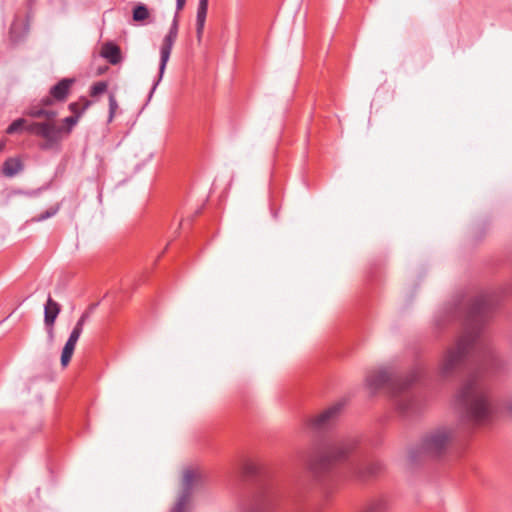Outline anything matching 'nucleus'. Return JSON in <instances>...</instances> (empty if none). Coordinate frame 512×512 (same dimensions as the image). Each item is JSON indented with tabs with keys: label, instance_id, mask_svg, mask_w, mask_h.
Masks as SVG:
<instances>
[{
	"label": "nucleus",
	"instance_id": "nucleus-1",
	"mask_svg": "<svg viewBox=\"0 0 512 512\" xmlns=\"http://www.w3.org/2000/svg\"><path fill=\"white\" fill-rule=\"evenodd\" d=\"M496 303L491 296L480 295L471 300L464 315V332L447 348L439 362L438 374L450 379L467 373V379L456 393L461 421L473 428L487 424L493 414L486 380L502 369L503 363L482 329Z\"/></svg>",
	"mask_w": 512,
	"mask_h": 512
},
{
	"label": "nucleus",
	"instance_id": "nucleus-2",
	"mask_svg": "<svg viewBox=\"0 0 512 512\" xmlns=\"http://www.w3.org/2000/svg\"><path fill=\"white\" fill-rule=\"evenodd\" d=\"M354 436L333 440L316 449L308 465L314 478L324 487L348 479L367 480L383 470L382 462L368 460L359 451Z\"/></svg>",
	"mask_w": 512,
	"mask_h": 512
},
{
	"label": "nucleus",
	"instance_id": "nucleus-3",
	"mask_svg": "<svg viewBox=\"0 0 512 512\" xmlns=\"http://www.w3.org/2000/svg\"><path fill=\"white\" fill-rule=\"evenodd\" d=\"M422 375L420 369L401 376L393 369L381 368L367 375L366 384L372 393L385 389L398 413L410 417L418 414L425 404L422 392L416 387Z\"/></svg>",
	"mask_w": 512,
	"mask_h": 512
},
{
	"label": "nucleus",
	"instance_id": "nucleus-4",
	"mask_svg": "<svg viewBox=\"0 0 512 512\" xmlns=\"http://www.w3.org/2000/svg\"><path fill=\"white\" fill-rule=\"evenodd\" d=\"M456 438V431L452 427H438L421 439L420 445L410 450L409 460L416 463L421 459H438L446 455L452 442Z\"/></svg>",
	"mask_w": 512,
	"mask_h": 512
},
{
	"label": "nucleus",
	"instance_id": "nucleus-5",
	"mask_svg": "<svg viewBox=\"0 0 512 512\" xmlns=\"http://www.w3.org/2000/svg\"><path fill=\"white\" fill-rule=\"evenodd\" d=\"M199 481L200 474L197 471L191 468L184 470L181 490L170 512H191L193 491Z\"/></svg>",
	"mask_w": 512,
	"mask_h": 512
},
{
	"label": "nucleus",
	"instance_id": "nucleus-6",
	"mask_svg": "<svg viewBox=\"0 0 512 512\" xmlns=\"http://www.w3.org/2000/svg\"><path fill=\"white\" fill-rule=\"evenodd\" d=\"M178 14L179 12L176 11L174 18L172 20V23L170 25L169 31L167 35L164 37L161 48H160V63H159V73L158 77L155 80L148 96V100H150L153 96V93L155 92L157 86L159 85L160 81L163 78L167 63L169 61L171 51L173 48V45L177 39L178 36Z\"/></svg>",
	"mask_w": 512,
	"mask_h": 512
},
{
	"label": "nucleus",
	"instance_id": "nucleus-7",
	"mask_svg": "<svg viewBox=\"0 0 512 512\" xmlns=\"http://www.w3.org/2000/svg\"><path fill=\"white\" fill-rule=\"evenodd\" d=\"M275 504L274 492L269 488H262L241 504L240 512H273Z\"/></svg>",
	"mask_w": 512,
	"mask_h": 512
},
{
	"label": "nucleus",
	"instance_id": "nucleus-8",
	"mask_svg": "<svg viewBox=\"0 0 512 512\" xmlns=\"http://www.w3.org/2000/svg\"><path fill=\"white\" fill-rule=\"evenodd\" d=\"M42 126L40 127L39 137H42L45 141L40 144V148L42 150L58 148L63 138L64 129L53 122H43Z\"/></svg>",
	"mask_w": 512,
	"mask_h": 512
},
{
	"label": "nucleus",
	"instance_id": "nucleus-9",
	"mask_svg": "<svg viewBox=\"0 0 512 512\" xmlns=\"http://www.w3.org/2000/svg\"><path fill=\"white\" fill-rule=\"evenodd\" d=\"M343 406L344 404L342 402H338L313 418L310 422L312 429L321 432L332 427L336 422Z\"/></svg>",
	"mask_w": 512,
	"mask_h": 512
},
{
	"label": "nucleus",
	"instance_id": "nucleus-10",
	"mask_svg": "<svg viewBox=\"0 0 512 512\" xmlns=\"http://www.w3.org/2000/svg\"><path fill=\"white\" fill-rule=\"evenodd\" d=\"M74 83V79L72 78H63L57 84L51 87L50 95L55 101H64L68 94L69 90Z\"/></svg>",
	"mask_w": 512,
	"mask_h": 512
},
{
	"label": "nucleus",
	"instance_id": "nucleus-11",
	"mask_svg": "<svg viewBox=\"0 0 512 512\" xmlns=\"http://www.w3.org/2000/svg\"><path fill=\"white\" fill-rule=\"evenodd\" d=\"M61 311V306L58 302L54 301L50 296L48 297L44 306V324L54 326L56 318Z\"/></svg>",
	"mask_w": 512,
	"mask_h": 512
},
{
	"label": "nucleus",
	"instance_id": "nucleus-12",
	"mask_svg": "<svg viewBox=\"0 0 512 512\" xmlns=\"http://www.w3.org/2000/svg\"><path fill=\"white\" fill-rule=\"evenodd\" d=\"M208 2L209 0H199L198 7H197V14H196V34L198 40L201 39L204 26L206 22L207 17V11H208Z\"/></svg>",
	"mask_w": 512,
	"mask_h": 512
},
{
	"label": "nucleus",
	"instance_id": "nucleus-13",
	"mask_svg": "<svg viewBox=\"0 0 512 512\" xmlns=\"http://www.w3.org/2000/svg\"><path fill=\"white\" fill-rule=\"evenodd\" d=\"M101 56L110 64L116 65L121 61V50L116 44L108 42L102 46Z\"/></svg>",
	"mask_w": 512,
	"mask_h": 512
},
{
	"label": "nucleus",
	"instance_id": "nucleus-14",
	"mask_svg": "<svg viewBox=\"0 0 512 512\" xmlns=\"http://www.w3.org/2000/svg\"><path fill=\"white\" fill-rule=\"evenodd\" d=\"M389 502L384 496L371 499L364 507L362 512H388Z\"/></svg>",
	"mask_w": 512,
	"mask_h": 512
},
{
	"label": "nucleus",
	"instance_id": "nucleus-15",
	"mask_svg": "<svg viewBox=\"0 0 512 512\" xmlns=\"http://www.w3.org/2000/svg\"><path fill=\"white\" fill-rule=\"evenodd\" d=\"M24 166L18 158H8L2 167V173L7 177H14L23 170Z\"/></svg>",
	"mask_w": 512,
	"mask_h": 512
},
{
	"label": "nucleus",
	"instance_id": "nucleus-16",
	"mask_svg": "<svg viewBox=\"0 0 512 512\" xmlns=\"http://www.w3.org/2000/svg\"><path fill=\"white\" fill-rule=\"evenodd\" d=\"M92 102L85 97H81L78 102H72L69 104L68 108L73 113L72 116H78V119L82 116V114L90 107Z\"/></svg>",
	"mask_w": 512,
	"mask_h": 512
},
{
	"label": "nucleus",
	"instance_id": "nucleus-17",
	"mask_svg": "<svg viewBox=\"0 0 512 512\" xmlns=\"http://www.w3.org/2000/svg\"><path fill=\"white\" fill-rule=\"evenodd\" d=\"M150 16L148 7L143 3H138L134 6L132 12V18L135 22H143Z\"/></svg>",
	"mask_w": 512,
	"mask_h": 512
},
{
	"label": "nucleus",
	"instance_id": "nucleus-18",
	"mask_svg": "<svg viewBox=\"0 0 512 512\" xmlns=\"http://www.w3.org/2000/svg\"><path fill=\"white\" fill-rule=\"evenodd\" d=\"M76 344H77L76 342H73L70 340L66 341V343L63 347V350H62V354H61V365L63 367L67 366L68 363L70 362V360L73 356Z\"/></svg>",
	"mask_w": 512,
	"mask_h": 512
},
{
	"label": "nucleus",
	"instance_id": "nucleus-19",
	"mask_svg": "<svg viewBox=\"0 0 512 512\" xmlns=\"http://www.w3.org/2000/svg\"><path fill=\"white\" fill-rule=\"evenodd\" d=\"M27 123L26 119L18 118L14 120L6 129V133L9 135L18 133L22 130H25V124Z\"/></svg>",
	"mask_w": 512,
	"mask_h": 512
},
{
	"label": "nucleus",
	"instance_id": "nucleus-20",
	"mask_svg": "<svg viewBox=\"0 0 512 512\" xmlns=\"http://www.w3.org/2000/svg\"><path fill=\"white\" fill-rule=\"evenodd\" d=\"M108 85L105 81H99L94 83L90 88V95L96 97L106 92Z\"/></svg>",
	"mask_w": 512,
	"mask_h": 512
},
{
	"label": "nucleus",
	"instance_id": "nucleus-21",
	"mask_svg": "<svg viewBox=\"0 0 512 512\" xmlns=\"http://www.w3.org/2000/svg\"><path fill=\"white\" fill-rule=\"evenodd\" d=\"M58 211H59V205H56L54 207H50L46 211H44L41 214H39L38 216H36L33 220L36 221V222L44 221V220H46L48 218H51L54 215H56Z\"/></svg>",
	"mask_w": 512,
	"mask_h": 512
},
{
	"label": "nucleus",
	"instance_id": "nucleus-22",
	"mask_svg": "<svg viewBox=\"0 0 512 512\" xmlns=\"http://www.w3.org/2000/svg\"><path fill=\"white\" fill-rule=\"evenodd\" d=\"M79 119L78 116H69L63 119V124L65 126H62L64 129L63 133L69 134L73 127L78 123Z\"/></svg>",
	"mask_w": 512,
	"mask_h": 512
},
{
	"label": "nucleus",
	"instance_id": "nucleus-23",
	"mask_svg": "<svg viewBox=\"0 0 512 512\" xmlns=\"http://www.w3.org/2000/svg\"><path fill=\"white\" fill-rule=\"evenodd\" d=\"M44 114H46V109L37 106L30 107L25 111V115L32 118H42L44 117Z\"/></svg>",
	"mask_w": 512,
	"mask_h": 512
},
{
	"label": "nucleus",
	"instance_id": "nucleus-24",
	"mask_svg": "<svg viewBox=\"0 0 512 512\" xmlns=\"http://www.w3.org/2000/svg\"><path fill=\"white\" fill-rule=\"evenodd\" d=\"M118 108L117 100L114 96V94L109 95V116H108V122H111L114 118L115 112Z\"/></svg>",
	"mask_w": 512,
	"mask_h": 512
},
{
	"label": "nucleus",
	"instance_id": "nucleus-25",
	"mask_svg": "<svg viewBox=\"0 0 512 512\" xmlns=\"http://www.w3.org/2000/svg\"><path fill=\"white\" fill-rule=\"evenodd\" d=\"M43 122H32L30 124H25V131L34 134L36 136H39L40 133V127H43Z\"/></svg>",
	"mask_w": 512,
	"mask_h": 512
},
{
	"label": "nucleus",
	"instance_id": "nucleus-26",
	"mask_svg": "<svg viewBox=\"0 0 512 512\" xmlns=\"http://www.w3.org/2000/svg\"><path fill=\"white\" fill-rule=\"evenodd\" d=\"M83 332V329L77 325H75L69 335L68 340L76 342L79 340L81 334Z\"/></svg>",
	"mask_w": 512,
	"mask_h": 512
},
{
	"label": "nucleus",
	"instance_id": "nucleus-27",
	"mask_svg": "<svg viewBox=\"0 0 512 512\" xmlns=\"http://www.w3.org/2000/svg\"><path fill=\"white\" fill-rule=\"evenodd\" d=\"M90 315H91L90 311L83 312L75 325H77L83 329L86 321L90 318Z\"/></svg>",
	"mask_w": 512,
	"mask_h": 512
},
{
	"label": "nucleus",
	"instance_id": "nucleus-28",
	"mask_svg": "<svg viewBox=\"0 0 512 512\" xmlns=\"http://www.w3.org/2000/svg\"><path fill=\"white\" fill-rule=\"evenodd\" d=\"M319 506L316 504H308L301 508L299 512H319Z\"/></svg>",
	"mask_w": 512,
	"mask_h": 512
},
{
	"label": "nucleus",
	"instance_id": "nucleus-29",
	"mask_svg": "<svg viewBox=\"0 0 512 512\" xmlns=\"http://www.w3.org/2000/svg\"><path fill=\"white\" fill-rule=\"evenodd\" d=\"M17 25H18L17 22L14 21L10 28V36H11L12 40L15 42L19 40V37L16 35Z\"/></svg>",
	"mask_w": 512,
	"mask_h": 512
},
{
	"label": "nucleus",
	"instance_id": "nucleus-30",
	"mask_svg": "<svg viewBox=\"0 0 512 512\" xmlns=\"http://www.w3.org/2000/svg\"><path fill=\"white\" fill-rule=\"evenodd\" d=\"M48 339L50 342H53L54 340V326L45 325Z\"/></svg>",
	"mask_w": 512,
	"mask_h": 512
},
{
	"label": "nucleus",
	"instance_id": "nucleus-31",
	"mask_svg": "<svg viewBox=\"0 0 512 512\" xmlns=\"http://www.w3.org/2000/svg\"><path fill=\"white\" fill-rule=\"evenodd\" d=\"M53 100L54 99L50 95V96L43 97L40 102L43 106H50L53 104Z\"/></svg>",
	"mask_w": 512,
	"mask_h": 512
},
{
	"label": "nucleus",
	"instance_id": "nucleus-32",
	"mask_svg": "<svg viewBox=\"0 0 512 512\" xmlns=\"http://www.w3.org/2000/svg\"><path fill=\"white\" fill-rule=\"evenodd\" d=\"M56 116H57L56 111L46 109V114H44V118H46L48 120H53Z\"/></svg>",
	"mask_w": 512,
	"mask_h": 512
},
{
	"label": "nucleus",
	"instance_id": "nucleus-33",
	"mask_svg": "<svg viewBox=\"0 0 512 512\" xmlns=\"http://www.w3.org/2000/svg\"><path fill=\"white\" fill-rule=\"evenodd\" d=\"M186 4V0H176V10L180 12Z\"/></svg>",
	"mask_w": 512,
	"mask_h": 512
},
{
	"label": "nucleus",
	"instance_id": "nucleus-34",
	"mask_svg": "<svg viewBox=\"0 0 512 512\" xmlns=\"http://www.w3.org/2000/svg\"><path fill=\"white\" fill-rule=\"evenodd\" d=\"M97 304H92L89 306V308L86 310V311H90V314L92 313V311L96 308Z\"/></svg>",
	"mask_w": 512,
	"mask_h": 512
},
{
	"label": "nucleus",
	"instance_id": "nucleus-35",
	"mask_svg": "<svg viewBox=\"0 0 512 512\" xmlns=\"http://www.w3.org/2000/svg\"><path fill=\"white\" fill-rule=\"evenodd\" d=\"M248 470H249V473L253 474V473L256 472V467L251 465V466L248 467Z\"/></svg>",
	"mask_w": 512,
	"mask_h": 512
},
{
	"label": "nucleus",
	"instance_id": "nucleus-36",
	"mask_svg": "<svg viewBox=\"0 0 512 512\" xmlns=\"http://www.w3.org/2000/svg\"><path fill=\"white\" fill-rule=\"evenodd\" d=\"M4 147H5V143L0 141V153L2 152Z\"/></svg>",
	"mask_w": 512,
	"mask_h": 512
},
{
	"label": "nucleus",
	"instance_id": "nucleus-37",
	"mask_svg": "<svg viewBox=\"0 0 512 512\" xmlns=\"http://www.w3.org/2000/svg\"><path fill=\"white\" fill-rule=\"evenodd\" d=\"M30 3L32 2V0H28Z\"/></svg>",
	"mask_w": 512,
	"mask_h": 512
}]
</instances>
